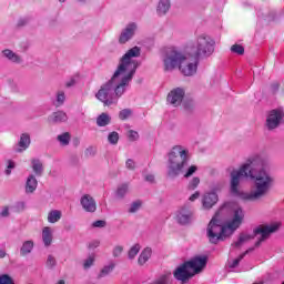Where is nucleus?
I'll use <instances>...</instances> for the list:
<instances>
[{
    "mask_svg": "<svg viewBox=\"0 0 284 284\" xmlns=\"http://www.w3.org/2000/svg\"><path fill=\"white\" fill-rule=\"evenodd\" d=\"M263 160L261 156L254 155L250 158L246 163H244L240 170L233 171L231 173V192L239 196V184L243 179H252L254 181L255 190L250 193H243V201H261V199L267 196L272 183H274V178L270 175L263 169Z\"/></svg>",
    "mask_w": 284,
    "mask_h": 284,
    "instance_id": "f257e3e1",
    "label": "nucleus"
},
{
    "mask_svg": "<svg viewBox=\"0 0 284 284\" xmlns=\"http://www.w3.org/2000/svg\"><path fill=\"white\" fill-rule=\"evenodd\" d=\"M141 55V49L139 47H133L130 49L121 59V62L111 78L112 85L115 84L114 92L115 97L120 99L125 93V88L130 85V81H132L136 68H139V63L132 59L134 57Z\"/></svg>",
    "mask_w": 284,
    "mask_h": 284,
    "instance_id": "f03ea898",
    "label": "nucleus"
},
{
    "mask_svg": "<svg viewBox=\"0 0 284 284\" xmlns=\"http://www.w3.org/2000/svg\"><path fill=\"white\" fill-rule=\"evenodd\" d=\"M216 216H219V213L212 217L206 229V236L209 242L213 245H216L221 243V241H225V239L232 236L234 232L241 227L244 214L243 209H236L232 221L227 222L225 225L219 224V219Z\"/></svg>",
    "mask_w": 284,
    "mask_h": 284,
    "instance_id": "7ed1b4c3",
    "label": "nucleus"
},
{
    "mask_svg": "<svg viewBox=\"0 0 284 284\" xmlns=\"http://www.w3.org/2000/svg\"><path fill=\"white\" fill-rule=\"evenodd\" d=\"M163 63L165 72H171V70L179 68L180 72H182L184 77H192L193 74H196V70L199 68L197 58H194L191 54L185 57L174 48H169L165 51Z\"/></svg>",
    "mask_w": 284,
    "mask_h": 284,
    "instance_id": "20e7f679",
    "label": "nucleus"
},
{
    "mask_svg": "<svg viewBox=\"0 0 284 284\" xmlns=\"http://www.w3.org/2000/svg\"><path fill=\"white\" fill-rule=\"evenodd\" d=\"M207 265V255L195 256L187 262H184L180 265L173 273L174 278L176 281H181L182 283H186L190 281L192 276H196V274H201L205 266Z\"/></svg>",
    "mask_w": 284,
    "mask_h": 284,
    "instance_id": "39448f33",
    "label": "nucleus"
},
{
    "mask_svg": "<svg viewBox=\"0 0 284 284\" xmlns=\"http://www.w3.org/2000/svg\"><path fill=\"white\" fill-rule=\"evenodd\" d=\"M185 165H187V150H184L181 145L174 146L169 153V179H176L183 172Z\"/></svg>",
    "mask_w": 284,
    "mask_h": 284,
    "instance_id": "423d86ee",
    "label": "nucleus"
},
{
    "mask_svg": "<svg viewBox=\"0 0 284 284\" xmlns=\"http://www.w3.org/2000/svg\"><path fill=\"white\" fill-rule=\"evenodd\" d=\"M214 39L210 36L201 34L197 37L195 42L187 48V52L193 59H199L200 57H210L214 52L215 45Z\"/></svg>",
    "mask_w": 284,
    "mask_h": 284,
    "instance_id": "0eeeda50",
    "label": "nucleus"
},
{
    "mask_svg": "<svg viewBox=\"0 0 284 284\" xmlns=\"http://www.w3.org/2000/svg\"><path fill=\"white\" fill-rule=\"evenodd\" d=\"M278 227H281L280 223H273L271 225H260L254 229L253 234L257 237L254 247H261V245H263V242L270 239V234L278 232Z\"/></svg>",
    "mask_w": 284,
    "mask_h": 284,
    "instance_id": "6e6552de",
    "label": "nucleus"
},
{
    "mask_svg": "<svg viewBox=\"0 0 284 284\" xmlns=\"http://www.w3.org/2000/svg\"><path fill=\"white\" fill-rule=\"evenodd\" d=\"M113 90L114 85H112V80H109L106 83L101 85L99 91L95 93V99H98V101H101L104 106L113 105V103H116L114 98H112Z\"/></svg>",
    "mask_w": 284,
    "mask_h": 284,
    "instance_id": "1a4fd4ad",
    "label": "nucleus"
},
{
    "mask_svg": "<svg viewBox=\"0 0 284 284\" xmlns=\"http://www.w3.org/2000/svg\"><path fill=\"white\" fill-rule=\"evenodd\" d=\"M247 251L241 252L233 250L229 254V260L226 262V268L229 272H237L236 267H239V263L245 258Z\"/></svg>",
    "mask_w": 284,
    "mask_h": 284,
    "instance_id": "9d476101",
    "label": "nucleus"
},
{
    "mask_svg": "<svg viewBox=\"0 0 284 284\" xmlns=\"http://www.w3.org/2000/svg\"><path fill=\"white\" fill-rule=\"evenodd\" d=\"M283 116L284 112L281 109H274L270 111L266 118L267 130H276V128L283 123Z\"/></svg>",
    "mask_w": 284,
    "mask_h": 284,
    "instance_id": "9b49d317",
    "label": "nucleus"
},
{
    "mask_svg": "<svg viewBox=\"0 0 284 284\" xmlns=\"http://www.w3.org/2000/svg\"><path fill=\"white\" fill-rule=\"evenodd\" d=\"M185 99V90L182 88H175L171 90L166 97V103L173 105V108H179Z\"/></svg>",
    "mask_w": 284,
    "mask_h": 284,
    "instance_id": "f8f14e48",
    "label": "nucleus"
},
{
    "mask_svg": "<svg viewBox=\"0 0 284 284\" xmlns=\"http://www.w3.org/2000/svg\"><path fill=\"white\" fill-rule=\"evenodd\" d=\"M80 203L85 212H97V202L90 194L83 195Z\"/></svg>",
    "mask_w": 284,
    "mask_h": 284,
    "instance_id": "ddd939ff",
    "label": "nucleus"
},
{
    "mask_svg": "<svg viewBox=\"0 0 284 284\" xmlns=\"http://www.w3.org/2000/svg\"><path fill=\"white\" fill-rule=\"evenodd\" d=\"M219 202V195L216 193H205L202 200V205L205 210H212L214 205Z\"/></svg>",
    "mask_w": 284,
    "mask_h": 284,
    "instance_id": "4468645a",
    "label": "nucleus"
},
{
    "mask_svg": "<svg viewBox=\"0 0 284 284\" xmlns=\"http://www.w3.org/2000/svg\"><path fill=\"white\" fill-rule=\"evenodd\" d=\"M176 221L180 225H187L192 221V211L187 207H182L176 215Z\"/></svg>",
    "mask_w": 284,
    "mask_h": 284,
    "instance_id": "2eb2a0df",
    "label": "nucleus"
},
{
    "mask_svg": "<svg viewBox=\"0 0 284 284\" xmlns=\"http://www.w3.org/2000/svg\"><path fill=\"white\" fill-rule=\"evenodd\" d=\"M135 30H136V24L131 23V24L126 26V28L124 29V31L121 33V36L119 38V42L128 43V40L132 39V37H134Z\"/></svg>",
    "mask_w": 284,
    "mask_h": 284,
    "instance_id": "dca6fc26",
    "label": "nucleus"
},
{
    "mask_svg": "<svg viewBox=\"0 0 284 284\" xmlns=\"http://www.w3.org/2000/svg\"><path fill=\"white\" fill-rule=\"evenodd\" d=\"M51 123H65L68 121V114L63 111L53 112L50 116Z\"/></svg>",
    "mask_w": 284,
    "mask_h": 284,
    "instance_id": "f3484780",
    "label": "nucleus"
},
{
    "mask_svg": "<svg viewBox=\"0 0 284 284\" xmlns=\"http://www.w3.org/2000/svg\"><path fill=\"white\" fill-rule=\"evenodd\" d=\"M38 185H39V182L37 181V178H34V175H30L27 179V183H26L27 194H32L37 190Z\"/></svg>",
    "mask_w": 284,
    "mask_h": 284,
    "instance_id": "a211bd4d",
    "label": "nucleus"
},
{
    "mask_svg": "<svg viewBox=\"0 0 284 284\" xmlns=\"http://www.w3.org/2000/svg\"><path fill=\"white\" fill-rule=\"evenodd\" d=\"M18 145L20 148L18 149V152H23V150H28L30 148V134L22 133L18 142Z\"/></svg>",
    "mask_w": 284,
    "mask_h": 284,
    "instance_id": "6ab92c4d",
    "label": "nucleus"
},
{
    "mask_svg": "<svg viewBox=\"0 0 284 284\" xmlns=\"http://www.w3.org/2000/svg\"><path fill=\"white\" fill-rule=\"evenodd\" d=\"M42 241L45 247H49V245L52 244V229H50V226H45L42 230Z\"/></svg>",
    "mask_w": 284,
    "mask_h": 284,
    "instance_id": "aec40b11",
    "label": "nucleus"
},
{
    "mask_svg": "<svg viewBox=\"0 0 284 284\" xmlns=\"http://www.w3.org/2000/svg\"><path fill=\"white\" fill-rule=\"evenodd\" d=\"M111 121H112V118L108 115V113H101L97 118V125L99 128H105V125H110Z\"/></svg>",
    "mask_w": 284,
    "mask_h": 284,
    "instance_id": "412c9836",
    "label": "nucleus"
},
{
    "mask_svg": "<svg viewBox=\"0 0 284 284\" xmlns=\"http://www.w3.org/2000/svg\"><path fill=\"white\" fill-rule=\"evenodd\" d=\"M170 8H171L170 0H161L158 6V13L160 14V17H163V14L168 13Z\"/></svg>",
    "mask_w": 284,
    "mask_h": 284,
    "instance_id": "4be33fe9",
    "label": "nucleus"
},
{
    "mask_svg": "<svg viewBox=\"0 0 284 284\" xmlns=\"http://www.w3.org/2000/svg\"><path fill=\"white\" fill-rule=\"evenodd\" d=\"M114 267H115L114 262H111L110 264L105 265V266L100 271L99 277H100V278H105V276H108L109 274H112V272H114Z\"/></svg>",
    "mask_w": 284,
    "mask_h": 284,
    "instance_id": "5701e85b",
    "label": "nucleus"
},
{
    "mask_svg": "<svg viewBox=\"0 0 284 284\" xmlns=\"http://www.w3.org/2000/svg\"><path fill=\"white\" fill-rule=\"evenodd\" d=\"M32 170L37 176H41L43 174V163L40 160H32Z\"/></svg>",
    "mask_w": 284,
    "mask_h": 284,
    "instance_id": "b1692460",
    "label": "nucleus"
},
{
    "mask_svg": "<svg viewBox=\"0 0 284 284\" xmlns=\"http://www.w3.org/2000/svg\"><path fill=\"white\" fill-rule=\"evenodd\" d=\"M61 221V211L52 210L48 214V222L49 223H59Z\"/></svg>",
    "mask_w": 284,
    "mask_h": 284,
    "instance_id": "393cba45",
    "label": "nucleus"
},
{
    "mask_svg": "<svg viewBox=\"0 0 284 284\" xmlns=\"http://www.w3.org/2000/svg\"><path fill=\"white\" fill-rule=\"evenodd\" d=\"M2 52H3L4 57L7 59H9V61H13V63H20L21 58H19V55H17V53L12 52V50L6 49Z\"/></svg>",
    "mask_w": 284,
    "mask_h": 284,
    "instance_id": "a878e982",
    "label": "nucleus"
},
{
    "mask_svg": "<svg viewBox=\"0 0 284 284\" xmlns=\"http://www.w3.org/2000/svg\"><path fill=\"white\" fill-rule=\"evenodd\" d=\"M150 256H152V251L151 250H144L142 251V253L139 256V264L140 265H144V263H148V261L150 260Z\"/></svg>",
    "mask_w": 284,
    "mask_h": 284,
    "instance_id": "bb28decb",
    "label": "nucleus"
},
{
    "mask_svg": "<svg viewBox=\"0 0 284 284\" xmlns=\"http://www.w3.org/2000/svg\"><path fill=\"white\" fill-rule=\"evenodd\" d=\"M57 141H59L61 145H70V133L64 132L62 134H59L57 136Z\"/></svg>",
    "mask_w": 284,
    "mask_h": 284,
    "instance_id": "cd10ccee",
    "label": "nucleus"
},
{
    "mask_svg": "<svg viewBox=\"0 0 284 284\" xmlns=\"http://www.w3.org/2000/svg\"><path fill=\"white\" fill-rule=\"evenodd\" d=\"M247 241H252V235L241 234L237 242H235V246L241 247V245H243V243H247Z\"/></svg>",
    "mask_w": 284,
    "mask_h": 284,
    "instance_id": "c85d7f7f",
    "label": "nucleus"
},
{
    "mask_svg": "<svg viewBox=\"0 0 284 284\" xmlns=\"http://www.w3.org/2000/svg\"><path fill=\"white\" fill-rule=\"evenodd\" d=\"M201 179L193 178L187 184V190H190V192H193V190H196L199 187Z\"/></svg>",
    "mask_w": 284,
    "mask_h": 284,
    "instance_id": "c756f323",
    "label": "nucleus"
},
{
    "mask_svg": "<svg viewBox=\"0 0 284 284\" xmlns=\"http://www.w3.org/2000/svg\"><path fill=\"white\" fill-rule=\"evenodd\" d=\"M131 116H132V110H130V109L121 110L119 113V119L121 121H125V120L130 119Z\"/></svg>",
    "mask_w": 284,
    "mask_h": 284,
    "instance_id": "7c9ffc66",
    "label": "nucleus"
},
{
    "mask_svg": "<svg viewBox=\"0 0 284 284\" xmlns=\"http://www.w3.org/2000/svg\"><path fill=\"white\" fill-rule=\"evenodd\" d=\"M108 141L111 145H116V143H119V132L113 131L109 133Z\"/></svg>",
    "mask_w": 284,
    "mask_h": 284,
    "instance_id": "2f4dec72",
    "label": "nucleus"
},
{
    "mask_svg": "<svg viewBox=\"0 0 284 284\" xmlns=\"http://www.w3.org/2000/svg\"><path fill=\"white\" fill-rule=\"evenodd\" d=\"M231 52H234L235 54H245V48L241 44H233L231 47Z\"/></svg>",
    "mask_w": 284,
    "mask_h": 284,
    "instance_id": "473e14b6",
    "label": "nucleus"
},
{
    "mask_svg": "<svg viewBox=\"0 0 284 284\" xmlns=\"http://www.w3.org/2000/svg\"><path fill=\"white\" fill-rule=\"evenodd\" d=\"M116 194H118V196H120V199H123V196H125V194H128V184H122L121 186H119Z\"/></svg>",
    "mask_w": 284,
    "mask_h": 284,
    "instance_id": "72a5a7b5",
    "label": "nucleus"
},
{
    "mask_svg": "<svg viewBox=\"0 0 284 284\" xmlns=\"http://www.w3.org/2000/svg\"><path fill=\"white\" fill-rule=\"evenodd\" d=\"M0 284H14V281H12V277H10V275L4 274L0 276Z\"/></svg>",
    "mask_w": 284,
    "mask_h": 284,
    "instance_id": "f704fd0d",
    "label": "nucleus"
},
{
    "mask_svg": "<svg viewBox=\"0 0 284 284\" xmlns=\"http://www.w3.org/2000/svg\"><path fill=\"white\" fill-rule=\"evenodd\" d=\"M183 110L184 112H192V110H194V102H192V100L185 101L183 103Z\"/></svg>",
    "mask_w": 284,
    "mask_h": 284,
    "instance_id": "c9c22d12",
    "label": "nucleus"
},
{
    "mask_svg": "<svg viewBox=\"0 0 284 284\" xmlns=\"http://www.w3.org/2000/svg\"><path fill=\"white\" fill-rule=\"evenodd\" d=\"M65 102V93L63 91L58 92L57 95V105H63V103Z\"/></svg>",
    "mask_w": 284,
    "mask_h": 284,
    "instance_id": "e433bc0d",
    "label": "nucleus"
},
{
    "mask_svg": "<svg viewBox=\"0 0 284 284\" xmlns=\"http://www.w3.org/2000/svg\"><path fill=\"white\" fill-rule=\"evenodd\" d=\"M91 265H94V255H90L83 264L84 270H89Z\"/></svg>",
    "mask_w": 284,
    "mask_h": 284,
    "instance_id": "4c0bfd02",
    "label": "nucleus"
},
{
    "mask_svg": "<svg viewBox=\"0 0 284 284\" xmlns=\"http://www.w3.org/2000/svg\"><path fill=\"white\" fill-rule=\"evenodd\" d=\"M128 136H129V141H139V132L134 130H129Z\"/></svg>",
    "mask_w": 284,
    "mask_h": 284,
    "instance_id": "58836bf2",
    "label": "nucleus"
},
{
    "mask_svg": "<svg viewBox=\"0 0 284 284\" xmlns=\"http://www.w3.org/2000/svg\"><path fill=\"white\" fill-rule=\"evenodd\" d=\"M196 170H199V168H196V165H191L187 169L186 173L184 174V178L190 179V176H192L196 172Z\"/></svg>",
    "mask_w": 284,
    "mask_h": 284,
    "instance_id": "ea45409f",
    "label": "nucleus"
},
{
    "mask_svg": "<svg viewBox=\"0 0 284 284\" xmlns=\"http://www.w3.org/2000/svg\"><path fill=\"white\" fill-rule=\"evenodd\" d=\"M139 207H141V202L140 201L133 202L129 212L134 214V212H136L139 210Z\"/></svg>",
    "mask_w": 284,
    "mask_h": 284,
    "instance_id": "a19ab883",
    "label": "nucleus"
},
{
    "mask_svg": "<svg viewBox=\"0 0 284 284\" xmlns=\"http://www.w3.org/2000/svg\"><path fill=\"white\" fill-rule=\"evenodd\" d=\"M47 265H48V267H54V265H57V260H54V257L52 255H49V257L47 260Z\"/></svg>",
    "mask_w": 284,
    "mask_h": 284,
    "instance_id": "79ce46f5",
    "label": "nucleus"
},
{
    "mask_svg": "<svg viewBox=\"0 0 284 284\" xmlns=\"http://www.w3.org/2000/svg\"><path fill=\"white\" fill-rule=\"evenodd\" d=\"M126 168L128 170H135L136 163H134V160L132 159L126 160Z\"/></svg>",
    "mask_w": 284,
    "mask_h": 284,
    "instance_id": "37998d69",
    "label": "nucleus"
},
{
    "mask_svg": "<svg viewBox=\"0 0 284 284\" xmlns=\"http://www.w3.org/2000/svg\"><path fill=\"white\" fill-rule=\"evenodd\" d=\"M32 247H34V242L32 241H27L22 245V250H32Z\"/></svg>",
    "mask_w": 284,
    "mask_h": 284,
    "instance_id": "c03bdc74",
    "label": "nucleus"
},
{
    "mask_svg": "<svg viewBox=\"0 0 284 284\" xmlns=\"http://www.w3.org/2000/svg\"><path fill=\"white\" fill-rule=\"evenodd\" d=\"M93 227H105V221L103 220H98L95 222H93Z\"/></svg>",
    "mask_w": 284,
    "mask_h": 284,
    "instance_id": "a18cd8bd",
    "label": "nucleus"
},
{
    "mask_svg": "<svg viewBox=\"0 0 284 284\" xmlns=\"http://www.w3.org/2000/svg\"><path fill=\"white\" fill-rule=\"evenodd\" d=\"M199 196H201V192L196 191L195 193H193V194L189 197V201H191V203H194V201H196V199H199Z\"/></svg>",
    "mask_w": 284,
    "mask_h": 284,
    "instance_id": "49530a36",
    "label": "nucleus"
},
{
    "mask_svg": "<svg viewBox=\"0 0 284 284\" xmlns=\"http://www.w3.org/2000/svg\"><path fill=\"white\" fill-rule=\"evenodd\" d=\"M139 255V250H130L129 251V258H135Z\"/></svg>",
    "mask_w": 284,
    "mask_h": 284,
    "instance_id": "de8ad7c7",
    "label": "nucleus"
},
{
    "mask_svg": "<svg viewBox=\"0 0 284 284\" xmlns=\"http://www.w3.org/2000/svg\"><path fill=\"white\" fill-rule=\"evenodd\" d=\"M77 84V78H71L67 83L65 88H72L73 85Z\"/></svg>",
    "mask_w": 284,
    "mask_h": 284,
    "instance_id": "09e8293b",
    "label": "nucleus"
},
{
    "mask_svg": "<svg viewBox=\"0 0 284 284\" xmlns=\"http://www.w3.org/2000/svg\"><path fill=\"white\" fill-rule=\"evenodd\" d=\"M0 216L2 217L10 216V209L8 206H4L2 209V212L0 213Z\"/></svg>",
    "mask_w": 284,
    "mask_h": 284,
    "instance_id": "8fccbe9b",
    "label": "nucleus"
},
{
    "mask_svg": "<svg viewBox=\"0 0 284 284\" xmlns=\"http://www.w3.org/2000/svg\"><path fill=\"white\" fill-rule=\"evenodd\" d=\"M97 247H99V241H93V242L89 245V248H90V250H97Z\"/></svg>",
    "mask_w": 284,
    "mask_h": 284,
    "instance_id": "3c124183",
    "label": "nucleus"
},
{
    "mask_svg": "<svg viewBox=\"0 0 284 284\" xmlns=\"http://www.w3.org/2000/svg\"><path fill=\"white\" fill-rule=\"evenodd\" d=\"M145 181H149V183H154V175H146Z\"/></svg>",
    "mask_w": 284,
    "mask_h": 284,
    "instance_id": "603ef678",
    "label": "nucleus"
},
{
    "mask_svg": "<svg viewBox=\"0 0 284 284\" xmlns=\"http://www.w3.org/2000/svg\"><path fill=\"white\" fill-rule=\"evenodd\" d=\"M278 87H280V84H278L277 82L273 83V84H272V90H273V92H276L277 89H278Z\"/></svg>",
    "mask_w": 284,
    "mask_h": 284,
    "instance_id": "864d4df0",
    "label": "nucleus"
},
{
    "mask_svg": "<svg viewBox=\"0 0 284 284\" xmlns=\"http://www.w3.org/2000/svg\"><path fill=\"white\" fill-rule=\"evenodd\" d=\"M8 169H9V170L14 169V162L9 161Z\"/></svg>",
    "mask_w": 284,
    "mask_h": 284,
    "instance_id": "5fc2aeb1",
    "label": "nucleus"
},
{
    "mask_svg": "<svg viewBox=\"0 0 284 284\" xmlns=\"http://www.w3.org/2000/svg\"><path fill=\"white\" fill-rule=\"evenodd\" d=\"M131 250H141V245L140 244H134Z\"/></svg>",
    "mask_w": 284,
    "mask_h": 284,
    "instance_id": "6e6d98bb",
    "label": "nucleus"
},
{
    "mask_svg": "<svg viewBox=\"0 0 284 284\" xmlns=\"http://www.w3.org/2000/svg\"><path fill=\"white\" fill-rule=\"evenodd\" d=\"M0 258H6V251L3 250L0 251Z\"/></svg>",
    "mask_w": 284,
    "mask_h": 284,
    "instance_id": "4d7b16f0",
    "label": "nucleus"
},
{
    "mask_svg": "<svg viewBox=\"0 0 284 284\" xmlns=\"http://www.w3.org/2000/svg\"><path fill=\"white\" fill-rule=\"evenodd\" d=\"M90 154H92V149H87V150H85V155H87V156H90Z\"/></svg>",
    "mask_w": 284,
    "mask_h": 284,
    "instance_id": "13d9d810",
    "label": "nucleus"
},
{
    "mask_svg": "<svg viewBox=\"0 0 284 284\" xmlns=\"http://www.w3.org/2000/svg\"><path fill=\"white\" fill-rule=\"evenodd\" d=\"M26 254H30V250H24V251L21 252L22 256H26Z\"/></svg>",
    "mask_w": 284,
    "mask_h": 284,
    "instance_id": "bf43d9fd",
    "label": "nucleus"
},
{
    "mask_svg": "<svg viewBox=\"0 0 284 284\" xmlns=\"http://www.w3.org/2000/svg\"><path fill=\"white\" fill-rule=\"evenodd\" d=\"M6 174H7V175H10V174H12V171H10V169H7V170H6Z\"/></svg>",
    "mask_w": 284,
    "mask_h": 284,
    "instance_id": "052dcab7",
    "label": "nucleus"
},
{
    "mask_svg": "<svg viewBox=\"0 0 284 284\" xmlns=\"http://www.w3.org/2000/svg\"><path fill=\"white\" fill-rule=\"evenodd\" d=\"M116 250H123V247H121V246H118V247H116Z\"/></svg>",
    "mask_w": 284,
    "mask_h": 284,
    "instance_id": "680f3d73",
    "label": "nucleus"
},
{
    "mask_svg": "<svg viewBox=\"0 0 284 284\" xmlns=\"http://www.w3.org/2000/svg\"><path fill=\"white\" fill-rule=\"evenodd\" d=\"M59 1H60V3H64L65 0H59Z\"/></svg>",
    "mask_w": 284,
    "mask_h": 284,
    "instance_id": "e2e57ef3",
    "label": "nucleus"
},
{
    "mask_svg": "<svg viewBox=\"0 0 284 284\" xmlns=\"http://www.w3.org/2000/svg\"><path fill=\"white\" fill-rule=\"evenodd\" d=\"M254 284H263V283H261V282H256V283H254Z\"/></svg>",
    "mask_w": 284,
    "mask_h": 284,
    "instance_id": "0e129e2a",
    "label": "nucleus"
},
{
    "mask_svg": "<svg viewBox=\"0 0 284 284\" xmlns=\"http://www.w3.org/2000/svg\"><path fill=\"white\" fill-rule=\"evenodd\" d=\"M80 1H83V0H80Z\"/></svg>",
    "mask_w": 284,
    "mask_h": 284,
    "instance_id": "69168bd1",
    "label": "nucleus"
}]
</instances>
